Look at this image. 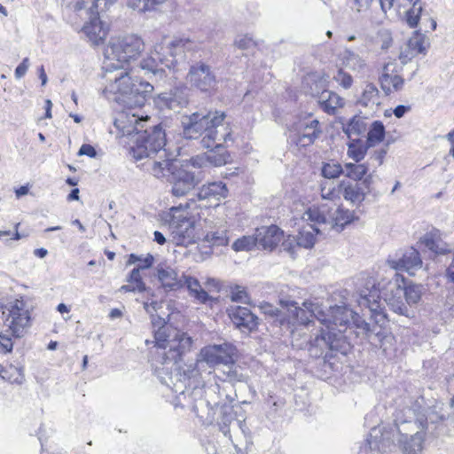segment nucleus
<instances>
[{
  "label": "nucleus",
  "mask_w": 454,
  "mask_h": 454,
  "mask_svg": "<svg viewBox=\"0 0 454 454\" xmlns=\"http://www.w3.org/2000/svg\"><path fill=\"white\" fill-rule=\"evenodd\" d=\"M145 121L133 116L130 122L135 125L124 131L133 144L130 146V154L137 160L146 158V169L155 177L163 178L171 169L174 155L165 148L166 133L161 124L143 129Z\"/></svg>",
  "instance_id": "obj_1"
},
{
  "label": "nucleus",
  "mask_w": 454,
  "mask_h": 454,
  "mask_svg": "<svg viewBox=\"0 0 454 454\" xmlns=\"http://www.w3.org/2000/svg\"><path fill=\"white\" fill-rule=\"evenodd\" d=\"M223 111L200 110L183 117V135L187 139H196L202 136L201 145L204 148H220L228 140H231V129L224 121Z\"/></svg>",
  "instance_id": "obj_2"
},
{
  "label": "nucleus",
  "mask_w": 454,
  "mask_h": 454,
  "mask_svg": "<svg viewBox=\"0 0 454 454\" xmlns=\"http://www.w3.org/2000/svg\"><path fill=\"white\" fill-rule=\"evenodd\" d=\"M106 96L128 107H141L153 90L150 82L134 80L131 73L114 63L106 64Z\"/></svg>",
  "instance_id": "obj_3"
},
{
  "label": "nucleus",
  "mask_w": 454,
  "mask_h": 454,
  "mask_svg": "<svg viewBox=\"0 0 454 454\" xmlns=\"http://www.w3.org/2000/svg\"><path fill=\"white\" fill-rule=\"evenodd\" d=\"M282 304L287 307L292 312L293 318L302 325H308L311 322V318H317L321 324L326 325V329L335 332L336 327H347L351 325V319L354 311L347 306L330 307L328 313L322 308L312 301H306L302 303V307H299L297 302L282 301Z\"/></svg>",
  "instance_id": "obj_4"
},
{
  "label": "nucleus",
  "mask_w": 454,
  "mask_h": 454,
  "mask_svg": "<svg viewBox=\"0 0 454 454\" xmlns=\"http://www.w3.org/2000/svg\"><path fill=\"white\" fill-rule=\"evenodd\" d=\"M395 281H390L384 293V300L390 310L400 316L413 318L416 315L415 307L419 303L426 292L424 286L419 284H399V277L395 275Z\"/></svg>",
  "instance_id": "obj_5"
},
{
  "label": "nucleus",
  "mask_w": 454,
  "mask_h": 454,
  "mask_svg": "<svg viewBox=\"0 0 454 454\" xmlns=\"http://www.w3.org/2000/svg\"><path fill=\"white\" fill-rule=\"evenodd\" d=\"M156 324L160 326L154 332V340L157 347L161 350L158 352L153 362L162 360L164 363L170 359L174 364L176 359L181 358L184 354L191 350L192 340L186 333L166 325L164 318L160 317H158Z\"/></svg>",
  "instance_id": "obj_6"
},
{
  "label": "nucleus",
  "mask_w": 454,
  "mask_h": 454,
  "mask_svg": "<svg viewBox=\"0 0 454 454\" xmlns=\"http://www.w3.org/2000/svg\"><path fill=\"white\" fill-rule=\"evenodd\" d=\"M303 218L314 224L321 225L325 231L334 230L337 232L343 231L346 225L355 220L354 211L346 209L340 206L333 207L328 203L309 207Z\"/></svg>",
  "instance_id": "obj_7"
},
{
  "label": "nucleus",
  "mask_w": 454,
  "mask_h": 454,
  "mask_svg": "<svg viewBox=\"0 0 454 454\" xmlns=\"http://www.w3.org/2000/svg\"><path fill=\"white\" fill-rule=\"evenodd\" d=\"M403 411L410 415L413 414L410 408L396 411L395 425L399 434L398 443L404 454H417L423 448L425 425L422 420L403 419Z\"/></svg>",
  "instance_id": "obj_8"
},
{
  "label": "nucleus",
  "mask_w": 454,
  "mask_h": 454,
  "mask_svg": "<svg viewBox=\"0 0 454 454\" xmlns=\"http://www.w3.org/2000/svg\"><path fill=\"white\" fill-rule=\"evenodd\" d=\"M339 329L338 333L332 330L321 329L320 334H317L309 343V354L313 358L323 357L325 362L336 356L338 353L346 354L348 349V344L342 332Z\"/></svg>",
  "instance_id": "obj_9"
},
{
  "label": "nucleus",
  "mask_w": 454,
  "mask_h": 454,
  "mask_svg": "<svg viewBox=\"0 0 454 454\" xmlns=\"http://www.w3.org/2000/svg\"><path fill=\"white\" fill-rule=\"evenodd\" d=\"M180 360L181 358L176 359L174 364L170 359L164 363H162V360L153 362L154 371L160 381L177 394L178 402H182V395H184L187 385L190 386L192 377L198 374L196 371L193 373L191 372V375H187L185 372L182 373L179 364Z\"/></svg>",
  "instance_id": "obj_10"
},
{
  "label": "nucleus",
  "mask_w": 454,
  "mask_h": 454,
  "mask_svg": "<svg viewBox=\"0 0 454 454\" xmlns=\"http://www.w3.org/2000/svg\"><path fill=\"white\" fill-rule=\"evenodd\" d=\"M145 49L143 40L136 35L111 38L104 55L109 61L116 60L120 67L138 57Z\"/></svg>",
  "instance_id": "obj_11"
},
{
  "label": "nucleus",
  "mask_w": 454,
  "mask_h": 454,
  "mask_svg": "<svg viewBox=\"0 0 454 454\" xmlns=\"http://www.w3.org/2000/svg\"><path fill=\"white\" fill-rule=\"evenodd\" d=\"M190 203L185 202L177 207L170 208L169 228L171 231L172 240L177 246H187L194 242L195 239V223L192 218L177 215L180 211L189 208Z\"/></svg>",
  "instance_id": "obj_12"
},
{
  "label": "nucleus",
  "mask_w": 454,
  "mask_h": 454,
  "mask_svg": "<svg viewBox=\"0 0 454 454\" xmlns=\"http://www.w3.org/2000/svg\"><path fill=\"white\" fill-rule=\"evenodd\" d=\"M174 160H171V169L167 172L164 177L168 178L171 185V194L174 197L181 198L189 194L199 185L204 176L200 171H189L183 168H176Z\"/></svg>",
  "instance_id": "obj_13"
},
{
  "label": "nucleus",
  "mask_w": 454,
  "mask_h": 454,
  "mask_svg": "<svg viewBox=\"0 0 454 454\" xmlns=\"http://www.w3.org/2000/svg\"><path fill=\"white\" fill-rule=\"evenodd\" d=\"M3 311L5 315L4 325L16 338H21L31 326V308L23 300H16Z\"/></svg>",
  "instance_id": "obj_14"
},
{
  "label": "nucleus",
  "mask_w": 454,
  "mask_h": 454,
  "mask_svg": "<svg viewBox=\"0 0 454 454\" xmlns=\"http://www.w3.org/2000/svg\"><path fill=\"white\" fill-rule=\"evenodd\" d=\"M185 80L192 88L204 93L214 91L218 83L215 69L202 61L190 66Z\"/></svg>",
  "instance_id": "obj_15"
},
{
  "label": "nucleus",
  "mask_w": 454,
  "mask_h": 454,
  "mask_svg": "<svg viewBox=\"0 0 454 454\" xmlns=\"http://www.w3.org/2000/svg\"><path fill=\"white\" fill-rule=\"evenodd\" d=\"M194 46V43L187 37H175L165 45H156V54L161 64L170 69L184 59L186 51L193 50Z\"/></svg>",
  "instance_id": "obj_16"
},
{
  "label": "nucleus",
  "mask_w": 454,
  "mask_h": 454,
  "mask_svg": "<svg viewBox=\"0 0 454 454\" xmlns=\"http://www.w3.org/2000/svg\"><path fill=\"white\" fill-rule=\"evenodd\" d=\"M205 387L191 385L186 387L182 395V402H178L182 407L190 408L197 416L203 417L209 408L218 405L216 398L204 399Z\"/></svg>",
  "instance_id": "obj_17"
},
{
  "label": "nucleus",
  "mask_w": 454,
  "mask_h": 454,
  "mask_svg": "<svg viewBox=\"0 0 454 454\" xmlns=\"http://www.w3.org/2000/svg\"><path fill=\"white\" fill-rule=\"evenodd\" d=\"M365 286V288L360 292L359 299L357 300L358 305L369 309L371 317H374L375 323L379 324L384 317L378 311L380 308V290L375 286V280L373 278L367 279Z\"/></svg>",
  "instance_id": "obj_18"
},
{
  "label": "nucleus",
  "mask_w": 454,
  "mask_h": 454,
  "mask_svg": "<svg viewBox=\"0 0 454 454\" xmlns=\"http://www.w3.org/2000/svg\"><path fill=\"white\" fill-rule=\"evenodd\" d=\"M372 178V176L369 175L362 183H352L345 180L340 182V196L354 205L361 204L364 200L365 195L370 192Z\"/></svg>",
  "instance_id": "obj_19"
},
{
  "label": "nucleus",
  "mask_w": 454,
  "mask_h": 454,
  "mask_svg": "<svg viewBox=\"0 0 454 454\" xmlns=\"http://www.w3.org/2000/svg\"><path fill=\"white\" fill-rule=\"evenodd\" d=\"M228 315L232 323L243 333H251L257 329L258 317L252 311L241 306H230Z\"/></svg>",
  "instance_id": "obj_20"
},
{
  "label": "nucleus",
  "mask_w": 454,
  "mask_h": 454,
  "mask_svg": "<svg viewBox=\"0 0 454 454\" xmlns=\"http://www.w3.org/2000/svg\"><path fill=\"white\" fill-rule=\"evenodd\" d=\"M387 263L392 269L403 270L410 275H414L415 271L422 267L419 253L413 247L405 250L397 259H388Z\"/></svg>",
  "instance_id": "obj_21"
},
{
  "label": "nucleus",
  "mask_w": 454,
  "mask_h": 454,
  "mask_svg": "<svg viewBox=\"0 0 454 454\" xmlns=\"http://www.w3.org/2000/svg\"><path fill=\"white\" fill-rule=\"evenodd\" d=\"M138 67L144 74L153 82L158 83L163 82L167 76L164 69L165 66L159 60V56L156 54V49L152 55L143 59Z\"/></svg>",
  "instance_id": "obj_22"
},
{
  "label": "nucleus",
  "mask_w": 454,
  "mask_h": 454,
  "mask_svg": "<svg viewBox=\"0 0 454 454\" xmlns=\"http://www.w3.org/2000/svg\"><path fill=\"white\" fill-rule=\"evenodd\" d=\"M82 31L92 45H99L103 44L106 39L109 26L99 17H93L83 25Z\"/></svg>",
  "instance_id": "obj_23"
},
{
  "label": "nucleus",
  "mask_w": 454,
  "mask_h": 454,
  "mask_svg": "<svg viewBox=\"0 0 454 454\" xmlns=\"http://www.w3.org/2000/svg\"><path fill=\"white\" fill-rule=\"evenodd\" d=\"M258 247L264 250H273L283 238V231L277 225L261 226L255 229Z\"/></svg>",
  "instance_id": "obj_24"
},
{
  "label": "nucleus",
  "mask_w": 454,
  "mask_h": 454,
  "mask_svg": "<svg viewBox=\"0 0 454 454\" xmlns=\"http://www.w3.org/2000/svg\"><path fill=\"white\" fill-rule=\"evenodd\" d=\"M322 129L317 120H311L300 125L294 141L296 145L305 147L312 145L321 135Z\"/></svg>",
  "instance_id": "obj_25"
},
{
  "label": "nucleus",
  "mask_w": 454,
  "mask_h": 454,
  "mask_svg": "<svg viewBox=\"0 0 454 454\" xmlns=\"http://www.w3.org/2000/svg\"><path fill=\"white\" fill-rule=\"evenodd\" d=\"M428 45L427 37L423 34L416 32L409 39L405 48L401 51L399 59L403 64H405L418 54H425Z\"/></svg>",
  "instance_id": "obj_26"
},
{
  "label": "nucleus",
  "mask_w": 454,
  "mask_h": 454,
  "mask_svg": "<svg viewBox=\"0 0 454 454\" xmlns=\"http://www.w3.org/2000/svg\"><path fill=\"white\" fill-rule=\"evenodd\" d=\"M156 276L165 289L176 290L183 287V279L179 278L176 271L165 263H160L156 268Z\"/></svg>",
  "instance_id": "obj_27"
},
{
  "label": "nucleus",
  "mask_w": 454,
  "mask_h": 454,
  "mask_svg": "<svg viewBox=\"0 0 454 454\" xmlns=\"http://www.w3.org/2000/svg\"><path fill=\"white\" fill-rule=\"evenodd\" d=\"M394 71L395 65L387 63L383 67L382 74L380 77L381 89L387 95L394 90H400L403 86V79L397 74H393Z\"/></svg>",
  "instance_id": "obj_28"
},
{
  "label": "nucleus",
  "mask_w": 454,
  "mask_h": 454,
  "mask_svg": "<svg viewBox=\"0 0 454 454\" xmlns=\"http://www.w3.org/2000/svg\"><path fill=\"white\" fill-rule=\"evenodd\" d=\"M183 286H185L189 291L190 295L199 303L207 304L215 301L210 296L207 291L203 288L200 281L192 276L183 275Z\"/></svg>",
  "instance_id": "obj_29"
},
{
  "label": "nucleus",
  "mask_w": 454,
  "mask_h": 454,
  "mask_svg": "<svg viewBox=\"0 0 454 454\" xmlns=\"http://www.w3.org/2000/svg\"><path fill=\"white\" fill-rule=\"evenodd\" d=\"M228 189L226 184L223 182H213L202 185L198 192L196 198L198 200H220L227 197Z\"/></svg>",
  "instance_id": "obj_30"
},
{
  "label": "nucleus",
  "mask_w": 454,
  "mask_h": 454,
  "mask_svg": "<svg viewBox=\"0 0 454 454\" xmlns=\"http://www.w3.org/2000/svg\"><path fill=\"white\" fill-rule=\"evenodd\" d=\"M312 95L318 98V104L328 114H334L335 111L344 105V99L332 90H324L320 93L312 92Z\"/></svg>",
  "instance_id": "obj_31"
},
{
  "label": "nucleus",
  "mask_w": 454,
  "mask_h": 454,
  "mask_svg": "<svg viewBox=\"0 0 454 454\" xmlns=\"http://www.w3.org/2000/svg\"><path fill=\"white\" fill-rule=\"evenodd\" d=\"M218 348L215 347V345H210L203 348L199 355V357L195 364V368L192 371L193 373L194 371L196 372H200L204 369L205 365H208L210 368L220 364L219 356L217 354Z\"/></svg>",
  "instance_id": "obj_32"
},
{
  "label": "nucleus",
  "mask_w": 454,
  "mask_h": 454,
  "mask_svg": "<svg viewBox=\"0 0 454 454\" xmlns=\"http://www.w3.org/2000/svg\"><path fill=\"white\" fill-rule=\"evenodd\" d=\"M358 104L375 111L380 105V91L375 84L367 83L362 92Z\"/></svg>",
  "instance_id": "obj_33"
},
{
  "label": "nucleus",
  "mask_w": 454,
  "mask_h": 454,
  "mask_svg": "<svg viewBox=\"0 0 454 454\" xmlns=\"http://www.w3.org/2000/svg\"><path fill=\"white\" fill-rule=\"evenodd\" d=\"M368 129V118L361 114L355 115L343 128V131L348 138L358 137Z\"/></svg>",
  "instance_id": "obj_34"
},
{
  "label": "nucleus",
  "mask_w": 454,
  "mask_h": 454,
  "mask_svg": "<svg viewBox=\"0 0 454 454\" xmlns=\"http://www.w3.org/2000/svg\"><path fill=\"white\" fill-rule=\"evenodd\" d=\"M323 231H325L324 228L320 229L314 225H310L309 229H301L294 239L296 241L297 246L304 248H310L316 242L315 234H319Z\"/></svg>",
  "instance_id": "obj_35"
},
{
  "label": "nucleus",
  "mask_w": 454,
  "mask_h": 454,
  "mask_svg": "<svg viewBox=\"0 0 454 454\" xmlns=\"http://www.w3.org/2000/svg\"><path fill=\"white\" fill-rule=\"evenodd\" d=\"M348 139V155L356 162L361 161L364 158L368 148L371 146L366 144V140L364 141L359 137H351Z\"/></svg>",
  "instance_id": "obj_36"
},
{
  "label": "nucleus",
  "mask_w": 454,
  "mask_h": 454,
  "mask_svg": "<svg viewBox=\"0 0 454 454\" xmlns=\"http://www.w3.org/2000/svg\"><path fill=\"white\" fill-rule=\"evenodd\" d=\"M421 242L427 248L435 253L436 254H446L450 253L452 250L450 245L442 242L433 232L426 234Z\"/></svg>",
  "instance_id": "obj_37"
},
{
  "label": "nucleus",
  "mask_w": 454,
  "mask_h": 454,
  "mask_svg": "<svg viewBox=\"0 0 454 454\" xmlns=\"http://www.w3.org/2000/svg\"><path fill=\"white\" fill-rule=\"evenodd\" d=\"M282 301L283 300H280V305L283 309H286V313H287L286 316L288 317L287 318L288 323L292 324V325L298 324L297 321L294 320L292 312L290 310H288L287 307L285 306V304H282ZM288 301H291L290 300H288ZM261 309L265 315L278 318L281 324H283V321L286 319L285 318L286 312H284L282 309H280L278 308H276L275 306H273L270 303L265 302V303L262 304ZM299 325H301V324L299 323Z\"/></svg>",
  "instance_id": "obj_38"
},
{
  "label": "nucleus",
  "mask_w": 454,
  "mask_h": 454,
  "mask_svg": "<svg viewBox=\"0 0 454 454\" xmlns=\"http://www.w3.org/2000/svg\"><path fill=\"white\" fill-rule=\"evenodd\" d=\"M449 410H451L450 405L445 407L443 403H437L428 411L425 420L422 419H418L417 420H422L425 426L427 420H429L431 423L443 421L449 419L451 416L454 415L453 411L450 413Z\"/></svg>",
  "instance_id": "obj_39"
},
{
  "label": "nucleus",
  "mask_w": 454,
  "mask_h": 454,
  "mask_svg": "<svg viewBox=\"0 0 454 454\" xmlns=\"http://www.w3.org/2000/svg\"><path fill=\"white\" fill-rule=\"evenodd\" d=\"M222 372L224 377L223 380L231 384H235L237 382H244L247 380V376L244 373L243 368L236 364L234 361L231 362V364H227L224 365Z\"/></svg>",
  "instance_id": "obj_40"
},
{
  "label": "nucleus",
  "mask_w": 454,
  "mask_h": 454,
  "mask_svg": "<svg viewBox=\"0 0 454 454\" xmlns=\"http://www.w3.org/2000/svg\"><path fill=\"white\" fill-rule=\"evenodd\" d=\"M0 377L12 384H21L24 380L22 367L7 364L0 370Z\"/></svg>",
  "instance_id": "obj_41"
},
{
  "label": "nucleus",
  "mask_w": 454,
  "mask_h": 454,
  "mask_svg": "<svg viewBox=\"0 0 454 454\" xmlns=\"http://www.w3.org/2000/svg\"><path fill=\"white\" fill-rule=\"evenodd\" d=\"M385 137V127L380 121H373L368 130L366 144L373 147L383 141Z\"/></svg>",
  "instance_id": "obj_42"
},
{
  "label": "nucleus",
  "mask_w": 454,
  "mask_h": 454,
  "mask_svg": "<svg viewBox=\"0 0 454 454\" xmlns=\"http://www.w3.org/2000/svg\"><path fill=\"white\" fill-rule=\"evenodd\" d=\"M368 167L365 164L346 163L344 165V175L349 179L362 181L368 176Z\"/></svg>",
  "instance_id": "obj_43"
},
{
  "label": "nucleus",
  "mask_w": 454,
  "mask_h": 454,
  "mask_svg": "<svg viewBox=\"0 0 454 454\" xmlns=\"http://www.w3.org/2000/svg\"><path fill=\"white\" fill-rule=\"evenodd\" d=\"M223 145L220 148H210L211 150L205 153L207 163L220 167L228 162L229 155Z\"/></svg>",
  "instance_id": "obj_44"
},
{
  "label": "nucleus",
  "mask_w": 454,
  "mask_h": 454,
  "mask_svg": "<svg viewBox=\"0 0 454 454\" xmlns=\"http://www.w3.org/2000/svg\"><path fill=\"white\" fill-rule=\"evenodd\" d=\"M343 63L348 68L356 72L362 71L365 67L364 60L358 54L349 50L344 52Z\"/></svg>",
  "instance_id": "obj_45"
},
{
  "label": "nucleus",
  "mask_w": 454,
  "mask_h": 454,
  "mask_svg": "<svg viewBox=\"0 0 454 454\" xmlns=\"http://www.w3.org/2000/svg\"><path fill=\"white\" fill-rule=\"evenodd\" d=\"M258 247L255 232L253 235L243 236L236 239L231 247L236 252H248Z\"/></svg>",
  "instance_id": "obj_46"
},
{
  "label": "nucleus",
  "mask_w": 454,
  "mask_h": 454,
  "mask_svg": "<svg viewBox=\"0 0 454 454\" xmlns=\"http://www.w3.org/2000/svg\"><path fill=\"white\" fill-rule=\"evenodd\" d=\"M127 282L133 285L137 293L146 292L148 295L154 296L153 292L147 288L145 283L143 281L139 269H133L127 278Z\"/></svg>",
  "instance_id": "obj_47"
},
{
  "label": "nucleus",
  "mask_w": 454,
  "mask_h": 454,
  "mask_svg": "<svg viewBox=\"0 0 454 454\" xmlns=\"http://www.w3.org/2000/svg\"><path fill=\"white\" fill-rule=\"evenodd\" d=\"M321 196L324 200H333L340 199V183L335 184L333 182L325 181L321 184Z\"/></svg>",
  "instance_id": "obj_48"
},
{
  "label": "nucleus",
  "mask_w": 454,
  "mask_h": 454,
  "mask_svg": "<svg viewBox=\"0 0 454 454\" xmlns=\"http://www.w3.org/2000/svg\"><path fill=\"white\" fill-rule=\"evenodd\" d=\"M166 2V0H129V6L139 12L153 11L157 5Z\"/></svg>",
  "instance_id": "obj_49"
},
{
  "label": "nucleus",
  "mask_w": 454,
  "mask_h": 454,
  "mask_svg": "<svg viewBox=\"0 0 454 454\" xmlns=\"http://www.w3.org/2000/svg\"><path fill=\"white\" fill-rule=\"evenodd\" d=\"M215 347L218 348L217 354L219 356L220 364H223L224 366L227 364H231V362H233L235 348L231 345L223 343L220 345H215Z\"/></svg>",
  "instance_id": "obj_50"
},
{
  "label": "nucleus",
  "mask_w": 454,
  "mask_h": 454,
  "mask_svg": "<svg viewBox=\"0 0 454 454\" xmlns=\"http://www.w3.org/2000/svg\"><path fill=\"white\" fill-rule=\"evenodd\" d=\"M321 172L325 178L334 179L344 173V168L340 163L332 161L324 163Z\"/></svg>",
  "instance_id": "obj_51"
},
{
  "label": "nucleus",
  "mask_w": 454,
  "mask_h": 454,
  "mask_svg": "<svg viewBox=\"0 0 454 454\" xmlns=\"http://www.w3.org/2000/svg\"><path fill=\"white\" fill-rule=\"evenodd\" d=\"M423 11L420 0H416L412 7L406 12V21L411 27H416Z\"/></svg>",
  "instance_id": "obj_52"
},
{
  "label": "nucleus",
  "mask_w": 454,
  "mask_h": 454,
  "mask_svg": "<svg viewBox=\"0 0 454 454\" xmlns=\"http://www.w3.org/2000/svg\"><path fill=\"white\" fill-rule=\"evenodd\" d=\"M204 239L213 246H225L229 240L225 230L209 231L206 234Z\"/></svg>",
  "instance_id": "obj_53"
},
{
  "label": "nucleus",
  "mask_w": 454,
  "mask_h": 454,
  "mask_svg": "<svg viewBox=\"0 0 454 454\" xmlns=\"http://www.w3.org/2000/svg\"><path fill=\"white\" fill-rule=\"evenodd\" d=\"M351 325L364 334H370L375 332V325H372L371 323L366 322L356 312H354L352 316Z\"/></svg>",
  "instance_id": "obj_54"
},
{
  "label": "nucleus",
  "mask_w": 454,
  "mask_h": 454,
  "mask_svg": "<svg viewBox=\"0 0 454 454\" xmlns=\"http://www.w3.org/2000/svg\"><path fill=\"white\" fill-rule=\"evenodd\" d=\"M231 300L235 302L251 304L248 294L244 287L235 286L231 288Z\"/></svg>",
  "instance_id": "obj_55"
},
{
  "label": "nucleus",
  "mask_w": 454,
  "mask_h": 454,
  "mask_svg": "<svg viewBox=\"0 0 454 454\" xmlns=\"http://www.w3.org/2000/svg\"><path fill=\"white\" fill-rule=\"evenodd\" d=\"M160 98L164 102L165 106L174 111H176L178 108L184 107L188 104V99L186 98H180L177 99L176 94L169 97L162 96Z\"/></svg>",
  "instance_id": "obj_56"
},
{
  "label": "nucleus",
  "mask_w": 454,
  "mask_h": 454,
  "mask_svg": "<svg viewBox=\"0 0 454 454\" xmlns=\"http://www.w3.org/2000/svg\"><path fill=\"white\" fill-rule=\"evenodd\" d=\"M143 308L145 312L152 317V323L153 326H155L157 320L154 318V313H157V311L162 308V301L148 298L143 302Z\"/></svg>",
  "instance_id": "obj_57"
},
{
  "label": "nucleus",
  "mask_w": 454,
  "mask_h": 454,
  "mask_svg": "<svg viewBox=\"0 0 454 454\" xmlns=\"http://www.w3.org/2000/svg\"><path fill=\"white\" fill-rule=\"evenodd\" d=\"M334 78L345 89H348L353 82L351 75L343 72L342 70H339Z\"/></svg>",
  "instance_id": "obj_58"
},
{
  "label": "nucleus",
  "mask_w": 454,
  "mask_h": 454,
  "mask_svg": "<svg viewBox=\"0 0 454 454\" xmlns=\"http://www.w3.org/2000/svg\"><path fill=\"white\" fill-rule=\"evenodd\" d=\"M374 0H352V4L357 12H364L370 9Z\"/></svg>",
  "instance_id": "obj_59"
},
{
  "label": "nucleus",
  "mask_w": 454,
  "mask_h": 454,
  "mask_svg": "<svg viewBox=\"0 0 454 454\" xmlns=\"http://www.w3.org/2000/svg\"><path fill=\"white\" fill-rule=\"evenodd\" d=\"M13 348L12 339L4 334L0 333V350L4 352H11Z\"/></svg>",
  "instance_id": "obj_60"
},
{
  "label": "nucleus",
  "mask_w": 454,
  "mask_h": 454,
  "mask_svg": "<svg viewBox=\"0 0 454 454\" xmlns=\"http://www.w3.org/2000/svg\"><path fill=\"white\" fill-rule=\"evenodd\" d=\"M219 389L218 385H210L205 387L204 399L216 398L218 404L220 403V397L217 395L216 391Z\"/></svg>",
  "instance_id": "obj_61"
},
{
  "label": "nucleus",
  "mask_w": 454,
  "mask_h": 454,
  "mask_svg": "<svg viewBox=\"0 0 454 454\" xmlns=\"http://www.w3.org/2000/svg\"><path fill=\"white\" fill-rule=\"evenodd\" d=\"M29 67V59L25 58L22 62L15 69V76L18 79L23 77Z\"/></svg>",
  "instance_id": "obj_62"
},
{
  "label": "nucleus",
  "mask_w": 454,
  "mask_h": 454,
  "mask_svg": "<svg viewBox=\"0 0 454 454\" xmlns=\"http://www.w3.org/2000/svg\"><path fill=\"white\" fill-rule=\"evenodd\" d=\"M235 45L239 49L246 50L251 48L254 45V42L247 36H240L235 40Z\"/></svg>",
  "instance_id": "obj_63"
},
{
  "label": "nucleus",
  "mask_w": 454,
  "mask_h": 454,
  "mask_svg": "<svg viewBox=\"0 0 454 454\" xmlns=\"http://www.w3.org/2000/svg\"><path fill=\"white\" fill-rule=\"evenodd\" d=\"M154 262V257L148 254L145 258H142V261L139 262V264L135 269H139V271L143 270L149 269L153 266Z\"/></svg>",
  "instance_id": "obj_64"
}]
</instances>
